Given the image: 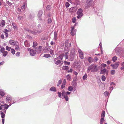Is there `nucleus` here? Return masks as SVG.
Here are the masks:
<instances>
[{"instance_id": "1", "label": "nucleus", "mask_w": 124, "mask_h": 124, "mask_svg": "<svg viewBox=\"0 0 124 124\" xmlns=\"http://www.w3.org/2000/svg\"><path fill=\"white\" fill-rule=\"evenodd\" d=\"M96 66L93 65H91L88 67L87 69V72L89 73V71L91 70L92 72H94L96 71Z\"/></svg>"}, {"instance_id": "2", "label": "nucleus", "mask_w": 124, "mask_h": 124, "mask_svg": "<svg viewBox=\"0 0 124 124\" xmlns=\"http://www.w3.org/2000/svg\"><path fill=\"white\" fill-rule=\"evenodd\" d=\"M83 9L80 8L79 9L77 12V14L78 15L77 16V18L78 19H79L81 18L83 15Z\"/></svg>"}, {"instance_id": "3", "label": "nucleus", "mask_w": 124, "mask_h": 124, "mask_svg": "<svg viewBox=\"0 0 124 124\" xmlns=\"http://www.w3.org/2000/svg\"><path fill=\"white\" fill-rule=\"evenodd\" d=\"M26 30L28 31L29 33L33 34L34 35H35L38 33H40L42 32L41 30H39L37 31H32L30 30H29L28 29H26Z\"/></svg>"}, {"instance_id": "4", "label": "nucleus", "mask_w": 124, "mask_h": 124, "mask_svg": "<svg viewBox=\"0 0 124 124\" xmlns=\"http://www.w3.org/2000/svg\"><path fill=\"white\" fill-rule=\"evenodd\" d=\"M71 46V44L70 42H69L68 40H66L65 42V48L66 49L67 47V50L68 52L69 51L70 47Z\"/></svg>"}, {"instance_id": "5", "label": "nucleus", "mask_w": 124, "mask_h": 124, "mask_svg": "<svg viewBox=\"0 0 124 124\" xmlns=\"http://www.w3.org/2000/svg\"><path fill=\"white\" fill-rule=\"evenodd\" d=\"M93 0H87L86 1V5L85 6V8L87 9L89 8L92 4Z\"/></svg>"}, {"instance_id": "6", "label": "nucleus", "mask_w": 124, "mask_h": 124, "mask_svg": "<svg viewBox=\"0 0 124 124\" xmlns=\"http://www.w3.org/2000/svg\"><path fill=\"white\" fill-rule=\"evenodd\" d=\"M27 50L28 51H30V55L34 56L36 54V51L35 50L31 49L30 48H28Z\"/></svg>"}, {"instance_id": "7", "label": "nucleus", "mask_w": 124, "mask_h": 124, "mask_svg": "<svg viewBox=\"0 0 124 124\" xmlns=\"http://www.w3.org/2000/svg\"><path fill=\"white\" fill-rule=\"evenodd\" d=\"M1 105L2 107H3V108H2V112L4 113V112L5 113L6 109L8 108V105L6 104H4V105L2 104H1Z\"/></svg>"}, {"instance_id": "8", "label": "nucleus", "mask_w": 124, "mask_h": 124, "mask_svg": "<svg viewBox=\"0 0 124 124\" xmlns=\"http://www.w3.org/2000/svg\"><path fill=\"white\" fill-rule=\"evenodd\" d=\"M108 71L106 70L105 68L103 69L102 70L100 71V74L103 75L105 74L106 73V75H108Z\"/></svg>"}, {"instance_id": "9", "label": "nucleus", "mask_w": 124, "mask_h": 124, "mask_svg": "<svg viewBox=\"0 0 124 124\" xmlns=\"http://www.w3.org/2000/svg\"><path fill=\"white\" fill-rule=\"evenodd\" d=\"M77 9V7H72L70 9L69 11L71 13H72L75 12Z\"/></svg>"}, {"instance_id": "10", "label": "nucleus", "mask_w": 124, "mask_h": 124, "mask_svg": "<svg viewBox=\"0 0 124 124\" xmlns=\"http://www.w3.org/2000/svg\"><path fill=\"white\" fill-rule=\"evenodd\" d=\"M74 26L71 27L70 34L72 36L74 35L76 33V30H74Z\"/></svg>"}, {"instance_id": "11", "label": "nucleus", "mask_w": 124, "mask_h": 124, "mask_svg": "<svg viewBox=\"0 0 124 124\" xmlns=\"http://www.w3.org/2000/svg\"><path fill=\"white\" fill-rule=\"evenodd\" d=\"M119 65V62H117L115 63L114 64H111V66H112L113 68L114 69H117Z\"/></svg>"}, {"instance_id": "12", "label": "nucleus", "mask_w": 124, "mask_h": 124, "mask_svg": "<svg viewBox=\"0 0 124 124\" xmlns=\"http://www.w3.org/2000/svg\"><path fill=\"white\" fill-rule=\"evenodd\" d=\"M42 13L43 12L42 11L40 10L37 16L38 17V18L40 20H42V18L41 17Z\"/></svg>"}, {"instance_id": "13", "label": "nucleus", "mask_w": 124, "mask_h": 124, "mask_svg": "<svg viewBox=\"0 0 124 124\" xmlns=\"http://www.w3.org/2000/svg\"><path fill=\"white\" fill-rule=\"evenodd\" d=\"M57 32L55 31L54 32V38L53 40L54 41H56L57 40Z\"/></svg>"}, {"instance_id": "14", "label": "nucleus", "mask_w": 124, "mask_h": 124, "mask_svg": "<svg viewBox=\"0 0 124 124\" xmlns=\"http://www.w3.org/2000/svg\"><path fill=\"white\" fill-rule=\"evenodd\" d=\"M29 97H26L24 98H23L21 99L20 100H18L17 102H19L20 101H24L27 100L28 99Z\"/></svg>"}, {"instance_id": "15", "label": "nucleus", "mask_w": 124, "mask_h": 124, "mask_svg": "<svg viewBox=\"0 0 124 124\" xmlns=\"http://www.w3.org/2000/svg\"><path fill=\"white\" fill-rule=\"evenodd\" d=\"M16 41H14L12 40H10L9 41V43L10 44L13 46L16 45Z\"/></svg>"}, {"instance_id": "16", "label": "nucleus", "mask_w": 124, "mask_h": 124, "mask_svg": "<svg viewBox=\"0 0 124 124\" xmlns=\"http://www.w3.org/2000/svg\"><path fill=\"white\" fill-rule=\"evenodd\" d=\"M50 90L52 91L56 92V88L54 86L50 88Z\"/></svg>"}, {"instance_id": "17", "label": "nucleus", "mask_w": 124, "mask_h": 124, "mask_svg": "<svg viewBox=\"0 0 124 124\" xmlns=\"http://www.w3.org/2000/svg\"><path fill=\"white\" fill-rule=\"evenodd\" d=\"M66 81L65 79H64L61 86V88L63 89L65 87V85Z\"/></svg>"}, {"instance_id": "18", "label": "nucleus", "mask_w": 124, "mask_h": 124, "mask_svg": "<svg viewBox=\"0 0 124 124\" xmlns=\"http://www.w3.org/2000/svg\"><path fill=\"white\" fill-rule=\"evenodd\" d=\"M64 56V54H61L58 57L59 58V59H60L61 60H62V59Z\"/></svg>"}, {"instance_id": "19", "label": "nucleus", "mask_w": 124, "mask_h": 124, "mask_svg": "<svg viewBox=\"0 0 124 124\" xmlns=\"http://www.w3.org/2000/svg\"><path fill=\"white\" fill-rule=\"evenodd\" d=\"M3 32L5 33L6 37H8V30L6 29L4 30Z\"/></svg>"}, {"instance_id": "20", "label": "nucleus", "mask_w": 124, "mask_h": 124, "mask_svg": "<svg viewBox=\"0 0 124 124\" xmlns=\"http://www.w3.org/2000/svg\"><path fill=\"white\" fill-rule=\"evenodd\" d=\"M69 53L68 51L65 52V54H64V56L66 59H68V58Z\"/></svg>"}, {"instance_id": "21", "label": "nucleus", "mask_w": 124, "mask_h": 124, "mask_svg": "<svg viewBox=\"0 0 124 124\" xmlns=\"http://www.w3.org/2000/svg\"><path fill=\"white\" fill-rule=\"evenodd\" d=\"M12 23V26L14 29L15 30H17V28L15 23Z\"/></svg>"}, {"instance_id": "22", "label": "nucleus", "mask_w": 124, "mask_h": 124, "mask_svg": "<svg viewBox=\"0 0 124 124\" xmlns=\"http://www.w3.org/2000/svg\"><path fill=\"white\" fill-rule=\"evenodd\" d=\"M25 45L26 47H29L30 46V44L28 43L27 41H25Z\"/></svg>"}, {"instance_id": "23", "label": "nucleus", "mask_w": 124, "mask_h": 124, "mask_svg": "<svg viewBox=\"0 0 124 124\" xmlns=\"http://www.w3.org/2000/svg\"><path fill=\"white\" fill-rule=\"evenodd\" d=\"M121 66L120 69L121 70H123L124 69V62L121 63Z\"/></svg>"}, {"instance_id": "24", "label": "nucleus", "mask_w": 124, "mask_h": 124, "mask_svg": "<svg viewBox=\"0 0 124 124\" xmlns=\"http://www.w3.org/2000/svg\"><path fill=\"white\" fill-rule=\"evenodd\" d=\"M87 75L86 73H85L83 77V80H85L87 79Z\"/></svg>"}, {"instance_id": "25", "label": "nucleus", "mask_w": 124, "mask_h": 124, "mask_svg": "<svg viewBox=\"0 0 124 124\" xmlns=\"http://www.w3.org/2000/svg\"><path fill=\"white\" fill-rule=\"evenodd\" d=\"M105 112L104 111H103L101 113V118H104L105 116Z\"/></svg>"}, {"instance_id": "26", "label": "nucleus", "mask_w": 124, "mask_h": 124, "mask_svg": "<svg viewBox=\"0 0 124 124\" xmlns=\"http://www.w3.org/2000/svg\"><path fill=\"white\" fill-rule=\"evenodd\" d=\"M87 60L89 63H91L93 62V59L92 58L89 57L88 58Z\"/></svg>"}, {"instance_id": "27", "label": "nucleus", "mask_w": 124, "mask_h": 124, "mask_svg": "<svg viewBox=\"0 0 124 124\" xmlns=\"http://www.w3.org/2000/svg\"><path fill=\"white\" fill-rule=\"evenodd\" d=\"M5 23L4 20H2L1 21V23L0 24V26L2 27L4 26Z\"/></svg>"}, {"instance_id": "28", "label": "nucleus", "mask_w": 124, "mask_h": 124, "mask_svg": "<svg viewBox=\"0 0 124 124\" xmlns=\"http://www.w3.org/2000/svg\"><path fill=\"white\" fill-rule=\"evenodd\" d=\"M104 121L105 120L104 118H101L100 119V124H103Z\"/></svg>"}, {"instance_id": "29", "label": "nucleus", "mask_w": 124, "mask_h": 124, "mask_svg": "<svg viewBox=\"0 0 124 124\" xmlns=\"http://www.w3.org/2000/svg\"><path fill=\"white\" fill-rule=\"evenodd\" d=\"M62 69L64 70H68L69 68L68 66H65L63 67Z\"/></svg>"}, {"instance_id": "30", "label": "nucleus", "mask_w": 124, "mask_h": 124, "mask_svg": "<svg viewBox=\"0 0 124 124\" xmlns=\"http://www.w3.org/2000/svg\"><path fill=\"white\" fill-rule=\"evenodd\" d=\"M0 113L1 115V117L3 118L5 117V115L4 114V113L3 112H2V111L1 110L0 111Z\"/></svg>"}, {"instance_id": "31", "label": "nucleus", "mask_w": 124, "mask_h": 124, "mask_svg": "<svg viewBox=\"0 0 124 124\" xmlns=\"http://www.w3.org/2000/svg\"><path fill=\"white\" fill-rule=\"evenodd\" d=\"M61 62V61L59 60L54 62V63L55 64L57 65L60 64Z\"/></svg>"}, {"instance_id": "32", "label": "nucleus", "mask_w": 124, "mask_h": 124, "mask_svg": "<svg viewBox=\"0 0 124 124\" xmlns=\"http://www.w3.org/2000/svg\"><path fill=\"white\" fill-rule=\"evenodd\" d=\"M44 57H45L48 58L50 57L51 56L50 54H46L44 55Z\"/></svg>"}, {"instance_id": "33", "label": "nucleus", "mask_w": 124, "mask_h": 124, "mask_svg": "<svg viewBox=\"0 0 124 124\" xmlns=\"http://www.w3.org/2000/svg\"><path fill=\"white\" fill-rule=\"evenodd\" d=\"M66 78L67 79L70 80L71 78V77L70 75L69 74H68L66 76Z\"/></svg>"}, {"instance_id": "34", "label": "nucleus", "mask_w": 124, "mask_h": 124, "mask_svg": "<svg viewBox=\"0 0 124 124\" xmlns=\"http://www.w3.org/2000/svg\"><path fill=\"white\" fill-rule=\"evenodd\" d=\"M49 52L50 54L52 56L54 54V51L53 50H51Z\"/></svg>"}, {"instance_id": "35", "label": "nucleus", "mask_w": 124, "mask_h": 124, "mask_svg": "<svg viewBox=\"0 0 124 124\" xmlns=\"http://www.w3.org/2000/svg\"><path fill=\"white\" fill-rule=\"evenodd\" d=\"M70 61H72L73 60L74 57L72 55H71L70 57Z\"/></svg>"}, {"instance_id": "36", "label": "nucleus", "mask_w": 124, "mask_h": 124, "mask_svg": "<svg viewBox=\"0 0 124 124\" xmlns=\"http://www.w3.org/2000/svg\"><path fill=\"white\" fill-rule=\"evenodd\" d=\"M117 59V58L116 56H114L112 58V60L113 62H115Z\"/></svg>"}, {"instance_id": "37", "label": "nucleus", "mask_w": 124, "mask_h": 124, "mask_svg": "<svg viewBox=\"0 0 124 124\" xmlns=\"http://www.w3.org/2000/svg\"><path fill=\"white\" fill-rule=\"evenodd\" d=\"M44 50L47 53L50 50V48H49L46 47L45 48Z\"/></svg>"}, {"instance_id": "38", "label": "nucleus", "mask_w": 124, "mask_h": 124, "mask_svg": "<svg viewBox=\"0 0 124 124\" xmlns=\"http://www.w3.org/2000/svg\"><path fill=\"white\" fill-rule=\"evenodd\" d=\"M65 95H66V92L65 91H63L62 93V96L64 97L66 96Z\"/></svg>"}, {"instance_id": "39", "label": "nucleus", "mask_w": 124, "mask_h": 124, "mask_svg": "<svg viewBox=\"0 0 124 124\" xmlns=\"http://www.w3.org/2000/svg\"><path fill=\"white\" fill-rule=\"evenodd\" d=\"M11 52L13 55H14L15 53V51L14 49H12L11 50Z\"/></svg>"}, {"instance_id": "40", "label": "nucleus", "mask_w": 124, "mask_h": 124, "mask_svg": "<svg viewBox=\"0 0 124 124\" xmlns=\"http://www.w3.org/2000/svg\"><path fill=\"white\" fill-rule=\"evenodd\" d=\"M79 56L81 59H83L84 57L83 54V53H80V54H79Z\"/></svg>"}, {"instance_id": "41", "label": "nucleus", "mask_w": 124, "mask_h": 124, "mask_svg": "<svg viewBox=\"0 0 124 124\" xmlns=\"http://www.w3.org/2000/svg\"><path fill=\"white\" fill-rule=\"evenodd\" d=\"M73 87L72 86H69L68 88V90L71 91H72L73 90Z\"/></svg>"}, {"instance_id": "42", "label": "nucleus", "mask_w": 124, "mask_h": 124, "mask_svg": "<svg viewBox=\"0 0 124 124\" xmlns=\"http://www.w3.org/2000/svg\"><path fill=\"white\" fill-rule=\"evenodd\" d=\"M108 92L107 91H105L104 93V94L105 96H107L108 95Z\"/></svg>"}, {"instance_id": "43", "label": "nucleus", "mask_w": 124, "mask_h": 124, "mask_svg": "<svg viewBox=\"0 0 124 124\" xmlns=\"http://www.w3.org/2000/svg\"><path fill=\"white\" fill-rule=\"evenodd\" d=\"M0 95L1 96H4L5 95V93L4 92L2 91H0Z\"/></svg>"}, {"instance_id": "44", "label": "nucleus", "mask_w": 124, "mask_h": 124, "mask_svg": "<svg viewBox=\"0 0 124 124\" xmlns=\"http://www.w3.org/2000/svg\"><path fill=\"white\" fill-rule=\"evenodd\" d=\"M7 52L6 51H5L4 53H3V56L4 57L6 56L7 54Z\"/></svg>"}, {"instance_id": "45", "label": "nucleus", "mask_w": 124, "mask_h": 124, "mask_svg": "<svg viewBox=\"0 0 124 124\" xmlns=\"http://www.w3.org/2000/svg\"><path fill=\"white\" fill-rule=\"evenodd\" d=\"M5 49L3 47H2L0 50V52L2 53H4V52L5 51Z\"/></svg>"}, {"instance_id": "46", "label": "nucleus", "mask_w": 124, "mask_h": 124, "mask_svg": "<svg viewBox=\"0 0 124 124\" xmlns=\"http://www.w3.org/2000/svg\"><path fill=\"white\" fill-rule=\"evenodd\" d=\"M102 80L103 81H104L106 79V77L104 75H102Z\"/></svg>"}, {"instance_id": "47", "label": "nucleus", "mask_w": 124, "mask_h": 124, "mask_svg": "<svg viewBox=\"0 0 124 124\" xmlns=\"http://www.w3.org/2000/svg\"><path fill=\"white\" fill-rule=\"evenodd\" d=\"M52 22V20L51 18H49L48 20V24H50Z\"/></svg>"}, {"instance_id": "48", "label": "nucleus", "mask_w": 124, "mask_h": 124, "mask_svg": "<svg viewBox=\"0 0 124 124\" xmlns=\"http://www.w3.org/2000/svg\"><path fill=\"white\" fill-rule=\"evenodd\" d=\"M25 5H23V6H21V8L22 10L24 11L25 10Z\"/></svg>"}, {"instance_id": "49", "label": "nucleus", "mask_w": 124, "mask_h": 124, "mask_svg": "<svg viewBox=\"0 0 124 124\" xmlns=\"http://www.w3.org/2000/svg\"><path fill=\"white\" fill-rule=\"evenodd\" d=\"M37 42H33V47H35L37 46Z\"/></svg>"}, {"instance_id": "50", "label": "nucleus", "mask_w": 124, "mask_h": 124, "mask_svg": "<svg viewBox=\"0 0 124 124\" xmlns=\"http://www.w3.org/2000/svg\"><path fill=\"white\" fill-rule=\"evenodd\" d=\"M64 63L65 65H69L70 64V62H67L65 61H64Z\"/></svg>"}, {"instance_id": "51", "label": "nucleus", "mask_w": 124, "mask_h": 124, "mask_svg": "<svg viewBox=\"0 0 124 124\" xmlns=\"http://www.w3.org/2000/svg\"><path fill=\"white\" fill-rule=\"evenodd\" d=\"M65 6H66V8H67L68 7H69V6L70 4H69V3L68 2H66V3H65Z\"/></svg>"}, {"instance_id": "52", "label": "nucleus", "mask_w": 124, "mask_h": 124, "mask_svg": "<svg viewBox=\"0 0 124 124\" xmlns=\"http://www.w3.org/2000/svg\"><path fill=\"white\" fill-rule=\"evenodd\" d=\"M15 48L16 50L17 51L19 50L20 49L19 46L17 45L15 46Z\"/></svg>"}, {"instance_id": "53", "label": "nucleus", "mask_w": 124, "mask_h": 124, "mask_svg": "<svg viewBox=\"0 0 124 124\" xmlns=\"http://www.w3.org/2000/svg\"><path fill=\"white\" fill-rule=\"evenodd\" d=\"M58 96L60 98H61L62 97L61 95H62V93H61V92H58Z\"/></svg>"}, {"instance_id": "54", "label": "nucleus", "mask_w": 124, "mask_h": 124, "mask_svg": "<svg viewBox=\"0 0 124 124\" xmlns=\"http://www.w3.org/2000/svg\"><path fill=\"white\" fill-rule=\"evenodd\" d=\"M115 71L114 70H112L111 71V74L113 75L115 74Z\"/></svg>"}, {"instance_id": "55", "label": "nucleus", "mask_w": 124, "mask_h": 124, "mask_svg": "<svg viewBox=\"0 0 124 124\" xmlns=\"http://www.w3.org/2000/svg\"><path fill=\"white\" fill-rule=\"evenodd\" d=\"M76 21V18L75 17L73 18L72 19V22L73 23H75Z\"/></svg>"}, {"instance_id": "56", "label": "nucleus", "mask_w": 124, "mask_h": 124, "mask_svg": "<svg viewBox=\"0 0 124 124\" xmlns=\"http://www.w3.org/2000/svg\"><path fill=\"white\" fill-rule=\"evenodd\" d=\"M12 97H11L10 96H8V102H9V101H11V100L12 99Z\"/></svg>"}, {"instance_id": "57", "label": "nucleus", "mask_w": 124, "mask_h": 124, "mask_svg": "<svg viewBox=\"0 0 124 124\" xmlns=\"http://www.w3.org/2000/svg\"><path fill=\"white\" fill-rule=\"evenodd\" d=\"M9 103L10 104L9 105H8V108L9 106H10L12 104H13L14 103V102L13 101H11L10 102H9Z\"/></svg>"}, {"instance_id": "58", "label": "nucleus", "mask_w": 124, "mask_h": 124, "mask_svg": "<svg viewBox=\"0 0 124 124\" xmlns=\"http://www.w3.org/2000/svg\"><path fill=\"white\" fill-rule=\"evenodd\" d=\"M51 8V7L50 5H48L46 7V9L49 10Z\"/></svg>"}, {"instance_id": "59", "label": "nucleus", "mask_w": 124, "mask_h": 124, "mask_svg": "<svg viewBox=\"0 0 124 124\" xmlns=\"http://www.w3.org/2000/svg\"><path fill=\"white\" fill-rule=\"evenodd\" d=\"M64 98L65 99V100L66 101H68V100L69 98L68 96H65Z\"/></svg>"}, {"instance_id": "60", "label": "nucleus", "mask_w": 124, "mask_h": 124, "mask_svg": "<svg viewBox=\"0 0 124 124\" xmlns=\"http://www.w3.org/2000/svg\"><path fill=\"white\" fill-rule=\"evenodd\" d=\"M59 58L58 57H57L56 58H55L54 59V62H55L57 61V60H59Z\"/></svg>"}, {"instance_id": "61", "label": "nucleus", "mask_w": 124, "mask_h": 124, "mask_svg": "<svg viewBox=\"0 0 124 124\" xmlns=\"http://www.w3.org/2000/svg\"><path fill=\"white\" fill-rule=\"evenodd\" d=\"M20 54V53L18 52L16 54V55L17 56H19Z\"/></svg>"}, {"instance_id": "62", "label": "nucleus", "mask_w": 124, "mask_h": 124, "mask_svg": "<svg viewBox=\"0 0 124 124\" xmlns=\"http://www.w3.org/2000/svg\"><path fill=\"white\" fill-rule=\"evenodd\" d=\"M115 85V83L113 82H112L110 84V85L111 86H112V85Z\"/></svg>"}, {"instance_id": "63", "label": "nucleus", "mask_w": 124, "mask_h": 124, "mask_svg": "<svg viewBox=\"0 0 124 124\" xmlns=\"http://www.w3.org/2000/svg\"><path fill=\"white\" fill-rule=\"evenodd\" d=\"M71 92L67 91L66 92V95H69L71 94Z\"/></svg>"}, {"instance_id": "64", "label": "nucleus", "mask_w": 124, "mask_h": 124, "mask_svg": "<svg viewBox=\"0 0 124 124\" xmlns=\"http://www.w3.org/2000/svg\"><path fill=\"white\" fill-rule=\"evenodd\" d=\"M62 82V81L61 80H59L58 82V84H59V85L61 84Z\"/></svg>"}]
</instances>
